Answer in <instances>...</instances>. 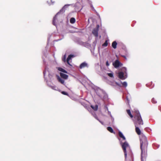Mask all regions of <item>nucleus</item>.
Returning <instances> with one entry per match:
<instances>
[{
    "label": "nucleus",
    "mask_w": 161,
    "mask_h": 161,
    "mask_svg": "<svg viewBox=\"0 0 161 161\" xmlns=\"http://www.w3.org/2000/svg\"><path fill=\"white\" fill-rule=\"evenodd\" d=\"M134 122L135 125H140L143 124V121L141 117L139 111L137 110H135L134 111Z\"/></svg>",
    "instance_id": "f257e3e1"
},
{
    "label": "nucleus",
    "mask_w": 161,
    "mask_h": 161,
    "mask_svg": "<svg viewBox=\"0 0 161 161\" xmlns=\"http://www.w3.org/2000/svg\"><path fill=\"white\" fill-rule=\"evenodd\" d=\"M117 43L116 41H114L112 43V46L114 48L116 49L117 47Z\"/></svg>",
    "instance_id": "f8f14e48"
},
{
    "label": "nucleus",
    "mask_w": 161,
    "mask_h": 161,
    "mask_svg": "<svg viewBox=\"0 0 161 161\" xmlns=\"http://www.w3.org/2000/svg\"><path fill=\"white\" fill-rule=\"evenodd\" d=\"M54 87H55V86H53V87H52V88L53 89H54Z\"/></svg>",
    "instance_id": "c756f323"
},
{
    "label": "nucleus",
    "mask_w": 161,
    "mask_h": 161,
    "mask_svg": "<svg viewBox=\"0 0 161 161\" xmlns=\"http://www.w3.org/2000/svg\"><path fill=\"white\" fill-rule=\"evenodd\" d=\"M65 59H66V56L65 55L64 56V57L63 58V60L64 62H65V61H66Z\"/></svg>",
    "instance_id": "bb28decb"
},
{
    "label": "nucleus",
    "mask_w": 161,
    "mask_h": 161,
    "mask_svg": "<svg viewBox=\"0 0 161 161\" xmlns=\"http://www.w3.org/2000/svg\"><path fill=\"white\" fill-rule=\"evenodd\" d=\"M116 84L117 85H118V84H117V83H116Z\"/></svg>",
    "instance_id": "2f4dec72"
},
{
    "label": "nucleus",
    "mask_w": 161,
    "mask_h": 161,
    "mask_svg": "<svg viewBox=\"0 0 161 161\" xmlns=\"http://www.w3.org/2000/svg\"><path fill=\"white\" fill-rule=\"evenodd\" d=\"M92 115H93V116H94V117L97 120H98L101 123H102L101 122L100 120H99V119H98V117H97V115L95 113H92Z\"/></svg>",
    "instance_id": "6ab92c4d"
},
{
    "label": "nucleus",
    "mask_w": 161,
    "mask_h": 161,
    "mask_svg": "<svg viewBox=\"0 0 161 161\" xmlns=\"http://www.w3.org/2000/svg\"><path fill=\"white\" fill-rule=\"evenodd\" d=\"M158 109H159V110H160V111L161 112V106H159L158 107Z\"/></svg>",
    "instance_id": "c85d7f7f"
},
{
    "label": "nucleus",
    "mask_w": 161,
    "mask_h": 161,
    "mask_svg": "<svg viewBox=\"0 0 161 161\" xmlns=\"http://www.w3.org/2000/svg\"><path fill=\"white\" fill-rule=\"evenodd\" d=\"M135 126L136 127L135 130L136 132L138 135H140L141 134V131L139 128L137 127L138 125H136Z\"/></svg>",
    "instance_id": "6e6552de"
},
{
    "label": "nucleus",
    "mask_w": 161,
    "mask_h": 161,
    "mask_svg": "<svg viewBox=\"0 0 161 161\" xmlns=\"http://www.w3.org/2000/svg\"><path fill=\"white\" fill-rule=\"evenodd\" d=\"M58 69L59 71H61L64 73H67V71L66 70L61 68L58 67Z\"/></svg>",
    "instance_id": "dca6fc26"
},
{
    "label": "nucleus",
    "mask_w": 161,
    "mask_h": 161,
    "mask_svg": "<svg viewBox=\"0 0 161 161\" xmlns=\"http://www.w3.org/2000/svg\"><path fill=\"white\" fill-rule=\"evenodd\" d=\"M91 107L95 111H97L98 109V106L97 105H96L95 106L91 105Z\"/></svg>",
    "instance_id": "f3484780"
},
{
    "label": "nucleus",
    "mask_w": 161,
    "mask_h": 161,
    "mask_svg": "<svg viewBox=\"0 0 161 161\" xmlns=\"http://www.w3.org/2000/svg\"><path fill=\"white\" fill-rule=\"evenodd\" d=\"M86 67H87V64L85 62H83L80 64V69H82Z\"/></svg>",
    "instance_id": "1a4fd4ad"
},
{
    "label": "nucleus",
    "mask_w": 161,
    "mask_h": 161,
    "mask_svg": "<svg viewBox=\"0 0 161 161\" xmlns=\"http://www.w3.org/2000/svg\"><path fill=\"white\" fill-rule=\"evenodd\" d=\"M57 79L59 82H60L61 84L64 85V81L63 79L60 78L59 76H58Z\"/></svg>",
    "instance_id": "9d476101"
},
{
    "label": "nucleus",
    "mask_w": 161,
    "mask_h": 161,
    "mask_svg": "<svg viewBox=\"0 0 161 161\" xmlns=\"http://www.w3.org/2000/svg\"><path fill=\"white\" fill-rule=\"evenodd\" d=\"M66 5H65V6L63 8H65V7H66Z\"/></svg>",
    "instance_id": "7c9ffc66"
},
{
    "label": "nucleus",
    "mask_w": 161,
    "mask_h": 161,
    "mask_svg": "<svg viewBox=\"0 0 161 161\" xmlns=\"http://www.w3.org/2000/svg\"><path fill=\"white\" fill-rule=\"evenodd\" d=\"M73 57V55H69L68 56L66 60V62L68 64L70 65L69 63V61L71 59L72 57Z\"/></svg>",
    "instance_id": "9b49d317"
},
{
    "label": "nucleus",
    "mask_w": 161,
    "mask_h": 161,
    "mask_svg": "<svg viewBox=\"0 0 161 161\" xmlns=\"http://www.w3.org/2000/svg\"><path fill=\"white\" fill-rule=\"evenodd\" d=\"M110 77H113V74L111 73H109L107 74Z\"/></svg>",
    "instance_id": "4be33fe9"
},
{
    "label": "nucleus",
    "mask_w": 161,
    "mask_h": 161,
    "mask_svg": "<svg viewBox=\"0 0 161 161\" xmlns=\"http://www.w3.org/2000/svg\"><path fill=\"white\" fill-rule=\"evenodd\" d=\"M122 57L124 58L125 59H127V57L128 58L129 57V55L127 54L126 56L125 55H122Z\"/></svg>",
    "instance_id": "393cba45"
},
{
    "label": "nucleus",
    "mask_w": 161,
    "mask_h": 161,
    "mask_svg": "<svg viewBox=\"0 0 161 161\" xmlns=\"http://www.w3.org/2000/svg\"><path fill=\"white\" fill-rule=\"evenodd\" d=\"M59 74L60 76L62 78L64 79H68V76L67 75L62 73H60Z\"/></svg>",
    "instance_id": "0eeeda50"
},
{
    "label": "nucleus",
    "mask_w": 161,
    "mask_h": 161,
    "mask_svg": "<svg viewBox=\"0 0 161 161\" xmlns=\"http://www.w3.org/2000/svg\"><path fill=\"white\" fill-rule=\"evenodd\" d=\"M126 112L129 115V116L131 118H132L133 117V116L132 114L130 111V109H127L126 110Z\"/></svg>",
    "instance_id": "ddd939ff"
},
{
    "label": "nucleus",
    "mask_w": 161,
    "mask_h": 161,
    "mask_svg": "<svg viewBox=\"0 0 161 161\" xmlns=\"http://www.w3.org/2000/svg\"><path fill=\"white\" fill-rule=\"evenodd\" d=\"M140 148L141 149V155L145 152V148H147L148 142L146 137L143 135H142L140 139Z\"/></svg>",
    "instance_id": "f03ea898"
},
{
    "label": "nucleus",
    "mask_w": 161,
    "mask_h": 161,
    "mask_svg": "<svg viewBox=\"0 0 161 161\" xmlns=\"http://www.w3.org/2000/svg\"><path fill=\"white\" fill-rule=\"evenodd\" d=\"M152 102L153 103H157V101L154 98L152 99Z\"/></svg>",
    "instance_id": "b1692460"
},
{
    "label": "nucleus",
    "mask_w": 161,
    "mask_h": 161,
    "mask_svg": "<svg viewBox=\"0 0 161 161\" xmlns=\"http://www.w3.org/2000/svg\"><path fill=\"white\" fill-rule=\"evenodd\" d=\"M118 74V77L120 79L123 80L125 79L127 77V76H124V73L122 72H119Z\"/></svg>",
    "instance_id": "423d86ee"
},
{
    "label": "nucleus",
    "mask_w": 161,
    "mask_h": 161,
    "mask_svg": "<svg viewBox=\"0 0 161 161\" xmlns=\"http://www.w3.org/2000/svg\"><path fill=\"white\" fill-rule=\"evenodd\" d=\"M106 65L107 66H109V64L108 62V61H107L106 62Z\"/></svg>",
    "instance_id": "cd10ccee"
},
{
    "label": "nucleus",
    "mask_w": 161,
    "mask_h": 161,
    "mask_svg": "<svg viewBox=\"0 0 161 161\" xmlns=\"http://www.w3.org/2000/svg\"><path fill=\"white\" fill-rule=\"evenodd\" d=\"M113 65L115 68H117L119 66H122L123 64L121 63L119 60H116L115 62L113 63Z\"/></svg>",
    "instance_id": "39448f33"
},
{
    "label": "nucleus",
    "mask_w": 161,
    "mask_h": 161,
    "mask_svg": "<svg viewBox=\"0 0 161 161\" xmlns=\"http://www.w3.org/2000/svg\"><path fill=\"white\" fill-rule=\"evenodd\" d=\"M61 93L62 94H63L64 95H68V93L67 92H64V91L62 92Z\"/></svg>",
    "instance_id": "a878e982"
},
{
    "label": "nucleus",
    "mask_w": 161,
    "mask_h": 161,
    "mask_svg": "<svg viewBox=\"0 0 161 161\" xmlns=\"http://www.w3.org/2000/svg\"><path fill=\"white\" fill-rule=\"evenodd\" d=\"M99 25H97L96 28L94 29L92 31L93 34L96 37L98 36V32L99 30Z\"/></svg>",
    "instance_id": "20e7f679"
},
{
    "label": "nucleus",
    "mask_w": 161,
    "mask_h": 161,
    "mask_svg": "<svg viewBox=\"0 0 161 161\" xmlns=\"http://www.w3.org/2000/svg\"><path fill=\"white\" fill-rule=\"evenodd\" d=\"M75 22V19L74 18H71L70 20V22L71 24H73Z\"/></svg>",
    "instance_id": "a211bd4d"
},
{
    "label": "nucleus",
    "mask_w": 161,
    "mask_h": 161,
    "mask_svg": "<svg viewBox=\"0 0 161 161\" xmlns=\"http://www.w3.org/2000/svg\"><path fill=\"white\" fill-rule=\"evenodd\" d=\"M119 136L123 139V140H125V137L124 136L122 133L120 132L119 131Z\"/></svg>",
    "instance_id": "4468645a"
},
{
    "label": "nucleus",
    "mask_w": 161,
    "mask_h": 161,
    "mask_svg": "<svg viewBox=\"0 0 161 161\" xmlns=\"http://www.w3.org/2000/svg\"><path fill=\"white\" fill-rule=\"evenodd\" d=\"M107 129L110 132L115 134V132L113 130L111 127H108L107 128Z\"/></svg>",
    "instance_id": "2eb2a0df"
},
{
    "label": "nucleus",
    "mask_w": 161,
    "mask_h": 161,
    "mask_svg": "<svg viewBox=\"0 0 161 161\" xmlns=\"http://www.w3.org/2000/svg\"><path fill=\"white\" fill-rule=\"evenodd\" d=\"M108 45V41L107 40H106L105 41V42L103 44L102 46H103L104 47H106Z\"/></svg>",
    "instance_id": "412c9836"
},
{
    "label": "nucleus",
    "mask_w": 161,
    "mask_h": 161,
    "mask_svg": "<svg viewBox=\"0 0 161 161\" xmlns=\"http://www.w3.org/2000/svg\"><path fill=\"white\" fill-rule=\"evenodd\" d=\"M122 85L126 87L127 86V83L126 82H124L123 83H122Z\"/></svg>",
    "instance_id": "5701e85b"
},
{
    "label": "nucleus",
    "mask_w": 161,
    "mask_h": 161,
    "mask_svg": "<svg viewBox=\"0 0 161 161\" xmlns=\"http://www.w3.org/2000/svg\"><path fill=\"white\" fill-rule=\"evenodd\" d=\"M129 147V144L127 142L123 143L122 144V147L124 153L125 158H126L127 154L126 151V148Z\"/></svg>",
    "instance_id": "7ed1b4c3"
},
{
    "label": "nucleus",
    "mask_w": 161,
    "mask_h": 161,
    "mask_svg": "<svg viewBox=\"0 0 161 161\" xmlns=\"http://www.w3.org/2000/svg\"><path fill=\"white\" fill-rule=\"evenodd\" d=\"M57 19V18H56V15H55L53 18V24L55 25H56L55 24V20Z\"/></svg>",
    "instance_id": "aec40b11"
}]
</instances>
